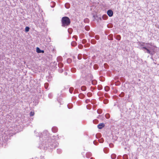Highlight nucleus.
Masks as SVG:
<instances>
[{
  "instance_id": "23",
  "label": "nucleus",
  "mask_w": 159,
  "mask_h": 159,
  "mask_svg": "<svg viewBox=\"0 0 159 159\" xmlns=\"http://www.w3.org/2000/svg\"><path fill=\"white\" fill-rule=\"evenodd\" d=\"M30 28L29 27H28V26L26 27L25 28V31L26 32H28L30 30Z\"/></svg>"
},
{
  "instance_id": "24",
  "label": "nucleus",
  "mask_w": 159,
  "mask_h": 159,
  "mask_svg": "<svg viewBox=\"0 0 159 159\" xmlns=\"http://www.w3.org/2000/svg\"><path fill=\"white\" fill-rule=\"evenodd\" d=\"M68 31L69 33L71 34L72 31V29L71 28H69L68 30Z\"/></svg>"
},
{
  "instance_id": "4",
  "label": "nucleus",
  "mask_w": 159,
  "mask_h": 159,
  "mask_svg": "<svg viewBox=\"0 0 159 159\" xmlns=\"http://www.w3.org/2000/svg\"><path fill=\"white\" fill-rule=\"evenodd\" d=\"M105 126L104 124L103 123H100L98 125V128L99 129H101Z\"/></svg>"
},
{
  "instance_id": "26",
  "label": "nucleus",
  "mask_w": 159,
  "mask_h": 159,
  "mask_svg": "<svg viewBox=\"0 0 159 159\" xmlns=\"http://www.w3.org/2000/svg\"><path fill=\"white\" fill-rule=\"evenodd\" d=\"M105 117L107 119H109L110 118V115L108 113L106 114L105 115Z\"/></svg>"
},
{
  "instance_id": "16",
  "label": "nucleus",
  "mask_w": 159,
  "mask_h": 159,
  "mask_svg": "<svg viewBox=\"0 0 159 159\" xmlns=\"http://www.w3.org/2000/svg\"><path fill=\"white\" fill-rule=\"evenodd\" d=\"M108 18V16L106 15H103L102 16V18L104 20H106Z\"/></svg>"
},
{
  "instance_id": "6",
  "label": "nucleus",
  "mask_w": 159,
  "mask_h": 159,
  "mask_svg": "<svg viewBox=\"0 0 159 159\" xmlns=\"http://www.w3.org/2000/svg\"><path fill=\"white\" fill-rule=\"evenodd\" d=\"M108 39L109 40H113V34H111L108 36Z\"/></svg>"
},
{
  "instance_id": "36",
  "label": "nucleus",
  "mask_w": 159,
  "mask_h": 159,
  "mask_svg": "<svg viewBox=\"0 0 159 159\" xmlns=\"http://www.w3.org/2000/svg\"><path fill=\"white\" fill-rule=\"evenodd\" d=\"M98 141L100 143H102L104 141V140L102 138L101 139L98 140Z\"/></svg>"
},
{
  "instance_id": "14",
  "label": "nucleus",
  "mask_w": 159,
  "mask_h": 159,
  "mask_svg": "<svg viewBox=\"0 0 159 159\" xmlns=\"http://www.w3.org/2000/svg\"><path fill=\"white\" fill-rule=\"evenodd\" d=\"M116 157V155L115 154H112L111 156V157L112 159H114Z\"/></svg>"
},
{
  "instance_id": "37",
  "label": "nucleus",
  "mask_w": 159,
  "mask_h": 159,
  "mask_svg": "<svg viewBox=\"0 0 159 159\" xmlns=\"http://www.w3.org/2000/svg\"><path fill=\"white\" fill-rule=\"evenodd\" d=\"M48 96L49 98H51L52 97V93H50L48 94Z\"/></svg>"
},
{
  "instance_id": "59",
  "label": "nucleus",
  "mask_w": 159,
  "mask_h": 159,
  "mask_svg": "<svg viewBox=\"0 0 159 159\" xmlns=\"http://www.w3.org/2000/svg\"><path fill=\"white\" fill-rule=\"evenodd\" d=\"M103 150H104V152L105 153H107V152H106V151H105V149H104Z\"/></svg>"
},
{
  "instance_id": "47",
  "label": "nucleus",
  "mask_w": 159,
  "mask_h": 159,
  "mask_svg": "<svg viewBox=\"0 0 159 159\" xmlns=\"http://www.w3.org/2000/svg\"><path fill=\"white\" fill-rule=\"evenodd\" d=\"M81 56L80 55H78V58L79 60H80L81 59Z\"/></svg>"
},
{
  "instance_id": "10",
  "label": "nucleus",
  "mask_w": 159,
  "mask_h": 159,
  "mask_svg": "<svg viewBox=\"0 0 159 159\" xmlns=\"http://www.w3.org/2000/svg\"><path fill=\"white\" fill-rule=\"evenodd\" d=\"M55 5H56V3L54 2H51L50 6L52 7H54L55 6Z\"/></svg>"
},
{
  "instance_id": "33",
  "label": "nucleus",
  "mask_w": 159,
  "mask_h": 159,
  "mask_svg": "<svg viewBox=\"0 0 159 159\" xmlns=\"http://www.w3.org/2000/svg\"><path fill=\"white\" fill-rule=\"evenodd\" d=\"M87 42V40L86 39H83L82 41V43L83 44H84L86 43Z\"/></svg>"
},
{
  "instance_id": "29",
  "label": "nucleus",
  "mask_w": 159,
  "mask_h": 159,
  "mask_svg": "<svg viewBox=\"0 0 159 159\" xmlns=\"http://www.w3.org/2000/svg\"><path fill=\"white\" fill-rule=\"evenodd\" d=\"M123 159H128V156L126 154L124 155L123 156Z\"/></svg>"
},
{
  "instance_id": "53",
  "label": "nucleus",
  "mask_w": 159,
  "mask_h": 159,
  "mask_svg": "<svg viewBox=\"0 0 159 159\" xmlns=\"http://www.w3.org/2000/svg\"><path fill=\"white\" fill-rule=\"evenodd\" d=\"M73 37L75 38L76 40L77 41V36L75 35Z\"/></svg>"
},
{
  "instance_id": "56",
  "label": "nucleus",
  "mask_w": 159,
  "mask_h": 159,
  "mask_svg": "<svg viewBox=\"0 0 159 159\" xmlns=\"http://www.w3.org/2000/svg\"><path fill=\"white\" fill-rule=\"evenodd\" d=\"M63 71V70L62 69L60 70H59V72L60 73H62Z\"/></svg>"
},
{
  "instance_id": "9",
  "label": "nucleus",
  "mask_w": 159,
  "mask_h": 159,
  "mask_svg": "<svg viewBox=\"0 0 159 159\" xmlns=\"http://www.w3.org/2000/svg\"><path fill=\"white\" fill-rule=\"evenodd\" d=\"M65 7L67 9L69 8L70 7V5L68 3H66L65 4Z\"/></svg>"
},
{
  "instance_id": "19",
  "label": "nucleus",
  "mask_w": 159,
  "mask_h": 159,
  "mask_svg": "<svg viewBox=\"0 0 159 159\" xmlns=\"http://www.w3.org/2000/svg\"><path fill=\"white\" fill-rule=\"evenodd\" d=\"M49 84L48 83H46L44 84V87L46 89H47L48 86Z\"/></svg>"
},
{
  "instance_id": "13",
  "label": "nucleus",
  "mask_w": 159,
  "mask_h": 159,
  "mask_svg": "<svg viewBox=\"0 0 159 159\" xmlns=\"http://www.w3.org/2000/svg\"><path fill=\"white\" fill-rule=\"evenodd\" d=\"M97 82L95 80H93L92 81V84L93 85H95L97 84Z\"/></svg>"
},
{
  "instance_id": "44",
  "label": "nucleus",
  "mask_w": 159,
  "mask_h": 159,
  "mask_svg": "<svg viewBox=\"0 0 159 159\" xmlns=\"http://www.w3.org/2000/svg\"><path fill=\"white\" fill-rule=\"evenodd\" d=\"M104 96L106 98H109V96L108 95V94L107 93H105L104 94Z\"/></svg>"
},
{
  "instance_id": "31",
  "label": "nucleus",
  "mask_w": 159,
  "mask_h": 159,
  "mask_svg": "<svg viewBox=\"0 0 159 159\" xmlns=\"http://www.w3.org/2000/svg\"><path fill=\"white\" fill-rule=\"evenodd\" d=\"M93 68L95 69H97L98 68V66L96 64H95L93 66Z\"/></svg>"
},
{
  "instance_id": "50",
  "label": "nucleus",
  "mask_w": 159,
  "mask_h": 159,
  "mask_svg": "<svg viewBox=\"0 0 159 159\" xmlns=\"http://www.w3.org/2000/svg\"><path fill=\"white\" fill-rule=\"evenodd\" d=\"M93 143L95 145H97L98 143L95 141H94L93 142Z\"/></svg>"
},
{
  "instance_id": "34",
  "label": "nucleus",
  "mask_w": 159,
  "mask_h": 159,
  "mask_svg": "<svg viewBox=\"0 0 159 159\" xmlns=\"http://www.w3.org/2000/svg\"><path fill=\"white\" fill-rule=\"evenodd\" d=\"M120 38H121V37H120V36L119 35H117V37L116 38V39L118 40H120Z\"/></svg>"
},
{
  "instance_id": "8",
  "label": "nucleus",
  "mask_w": 159,
  "mask_h": 159,
  "mask_svg": "<svg viewBox=\"0 0 159 159\" xmlns=\"http://www.w3.org/2000/svg\"><path fill=\"white\" fill-rule=\"evenodd\" d=\"M85 95L82 93H80L79 95V97L80 98L82 99L84 97Z\"/></svg>"
},
{
  "instance_id": "48",
  "label": "nucleus",
  "mask_w": 159,
  "mask_h": 159,
  "mask_svg": "<svg viewBox=\"0 0 159 159\" xmlns=\"http://www.w3.org/2000/svg\"><path fill=\"white\" fill-rule=\"evenodd\" d=\"M87 108L88 109H90L91 108V107H90V106L87 105Z\"/></svg>"
},
{
  "instance_id": "32",
  "label": "nucleus",
  "mask_w": 159,
  "mask_h": 159,
  "mask_svg": "<svg viewBox=\"0 0 159 159\" xmlns=\"http://www.w3.org/2000/svg\"><path fill=\"white\" fill-rule=\"evenodd\" d=\"M67 62L68 63H70L71 62V59L68 58L67 60Z\"/></svg>"
},
{
  "instance_id": "7",
  "label": "nucleus",
  "mask_w": 159,
  "mask_h": 159,
  "mask_svg": "<svg viewBox=\"0 0 159 159\" xmlns=\"http://www.w3.org/2000/svg\"><path fill=\"white\" fill-rule=\"evenodd\" d=\"M52 131L53 132H54V133H56V132H57V130H58V129L56 127H53L52 129Z\"/></svg>"
},
{
  "instance_id": "18",
  "label": "nucleus",
  "mask_w": 159,
  "mask_h": 159,
  "mask_svg": "<svg viewBox=\"0 0 159 159\" xmlns=\"http://www.w3.org/2000/svg\"><path fill=\"white\" fill-rule=\"evenodd\" d=\"M97 112L98 114H100L102 112V110L100 109H99L97 110Z\"/></svg>"
},
{
  "instance_id": "3",
  "label": "nucleus",
  "mask_w": 159,
  "mask_h": 159,
  "mask_svg": "<svg viewBox=\"0 0 159 159\" xmlns=\"http://www.w3.org/2000/svg\"><path fill=\"white\" fill-rule=\"evenodd\" d=\"M108 15L109 17L112 16L113 15V12L111 10H109L107 12Z\"/></svg>"
},
{
  "instance_id": "60",
  "label": "nucleus",
  "mask_w": 159,
  "mask_h": 159,
  "mask_svg": "<svg viewBox=\"0 0 159 159\" xmlns=\"http://www.w3.org/2000/svg\"><path fill=\"white\" fill-rule=\"evenodd\" d=\"M88 20V19H85V20H84V22H85V21H86V20Z\"/></svg>"
},
{
  "instance_id": "38",
  "label": "nucleus",
  "mask_w": 159,
  "mask_h": 159,
  "mask_svg": "<svg viewBox=\"0 0 159 159\" xmlns=\"http://www.w3.org/2000/svg\"><path fill=\"white\" fill-rule=\"evenodd\" d=\"M57 152L58 153L60 154L61 152V150L60 149H57Z\"/></svg>"
},
{
  "instance_id": "64",
  "label": "nucleus",
  "mask_w": 159,
  "mask_h": 159,
  "mask_svg": "<svg viewBox=\"0 0 159 159\" xmlns=\"http://www.w3.org/2000/svg\"><path fill=\"white\" fill-rule=\"evenodd\" d=\"M76 91H77V93H78V91H77V90H76V91H75V92H76Z\"/></svg>"
},
{
  "instance_id": "46",
  "label": "nucleus",
  "mask_w": 159,
  "mask_h": 159,
  "mask_svg": "<svg viewBox=\"0 0 159 159\" xmlns=\"http://www.w3.org/2000/svg\"><path fill=\"white\" fill-rule=\"evenodd\" d=\"M147 50V52L149 54H151V51L148 49V48H147V49L146 50Z\"/></svg>"
},
{
  "instance_id": "63",
  "label": "nucleus",
  "mask_w": 159,
  "mask_h": 159,
  "mask_svg": "<svg viewBox=\"0 0 159 159\" xmlns=\"http://www.w3.org/2000/svg\"><path fill=\"white\" fill-rule=\"evenodd\" d=\"M106 65H107V64L106 63L104 64V66H105Z\"/></svg>"
},
{
  "instance_id": "2",
  "label": "nucleus",
  "mask_w": 159,
  "mask_h": 159,
  "mask_svg": "<svg viewBox=\"0 0 159 159\" xmlns=\"http://www.w3.org/2000/svg\"><path fill=\"white\" fill-rule=\"evenodd\" d=\"M61 26L66 28L70 24V18L67 16H64L62 18L61 20Z\"/></svg>"
},
{
  "instance_id": "12",
  "label": "nucleus",
  "mask_w": 159,
  "mask_h": 159,
  "mask_svg": "<svg viewBox=\"0 0 159 159\" xmlns=\"http://www.w3.org/2000/svg\"><path fill=\"white\" fill-rule=\"evenodd\" d=\"M76 45H77V43L75 41H73L71 43V45L72 46L75 47V46H76Z\"/></svg>"
},
{
  "instance_id": "5",
  "label": "nucleus",
  "mask_w": 159,
  "mask_h": 159,
  "mask_svg": "<svg viewBox=\"0 0 159 159\" xmlns=\"http://www.w3.org/2000/svg\"><path fill=\"white\" fill-rule=\"evenodd\" d=\"M36 52L38 53H43L44 51L41 50L39 47H37L36 48Z\"/></svg>"
},
{
  "instance_id": "41",
  "label": "nucleus",
  "mask_w": 159,
  "mask_h": 159,
  "mask_svg": "<svg viewBox=\"0 0 159 159\" xmlns=\"http://www.w3.org/2000/svg\"><path fill=\"white\" fill-rule=\"evenodd\" d=\"M95 38L97 40H98L99 39V36L98 35H96L95 36Z\"/></svg>"
},
{
  "instance_id": "52",
  "label": "nucleus",
  "mask_w": 159,
  "mask_h": 159,
  "mask_svg": "<svg viewBox=\"0 0 159 159\" xmlns=\"http://www.w3.org/2000/svg\"><path fill=\"white\" fill-rule=\"evenodd\" d=\"M110 147L111 148H112L113 146V144L112 143H110L109 144Z\"/></svg>"
},
{
  "instance_id": "58",
  "label": "nucleus",
  "mask_w": 159,
  "mask_h": 159,
  "mask_svg": "<svg viewBox=\"0 0 159 159\" xmlns=\"http://www.w3.org/2000/svg\"><path fill=\"white\" fill-rule=\"evenodd\" d=\"M100 135V134H96V137H97V138H98V137H97V135Z\"/></svg>"
},
{
  "instance_id": "28",
  "label": "nucleus",
  "mask_w": 159,
  "mask_h": 159,
  "mask_svg": "<svg viewBox=\"0 0 159 159\" xmlns=\"http://www.w3.org/2000/svg\"><path fill=\"white\" fill-rule=\"evenodd\" d=\"M102 87L101 85H98V89L99 90L102 89Z\"/></svg>"
},
{
  "instance_id": "22",
  "label": "nucleus",
  "mask_w": 159,
  "mask_h": 159,
  "mask_svg": "<svg viewBox=\"0 0 159 159\" xmlns=\"http://www.w3.org/2000/svg\"><path fill=\"white\" fill-rule=\"evenodd\" d=\"M104 89L105 91H108L109 89V88L108 86H106L105 87Z\"/></svg>"
},
{
  "instance_id": "11",
  "label": "nucleus",
  "mask_w": 159,
  "mask_h": 159,
  "mask_svg": "<svg viewBox=\"0 0 159 159\" xmlns=\"http://www.w3.org/2000/svg\"><path fill=\"white\" fill-rule=\"evenodd\" d=\"M81 89L82 91H84L86 90V87L85 86H83L81 87Z\"/></svg>"
},
{
  "instance_id": "45",
  "label": "nucleus",
  "mask_w": 159,
  "mask_h": 159,
  "mask_svg": "<svg viewBox=\"0 0 159 159\" xmlns=\"http://www.w3.org/2000/svg\"><path fill=\"white\" fill-rule=\"evenodd\" d=\"M78 48L80 49H82L83 48V46L81 44H80L78 46Z\"/></svg>"
},
{
  "instance_id": "35",
  "label": "nucleus",
  "mask_w": 159,
  "mask_h": 159,
  "mask_svg": "<svg viewBox=\"0 0 159 159\" xmlns=\"http://www.w3.org/2000/svg\"><path fill=\"white\" fill-rule=\"evenodd\" d=\"M67 106H68V107L69 108V109H70L71 108L72 106V105L71 104H68V105H67Z\"/></svg>"
},
{
  "instance_id": "20",
  "label": "nucleus",
  "mask_w": 159,
  "mask_h": 159,
  "mask_svg": "<svg viewBox=\"0 0 159 159\" xmlns=\"http://www.w3.org/2000/svg\"><path fill=\"white\" fill-rule=\"evenodd\" d=\"M71 70L72 72L75 73L76 71V69L75 68H72L71 69Z\"/></svg>"
},
{
  "instance_id": "21",
  "label": "nucleus",
  "mask_w": 159,
  "mask_h": 159,
  "mask_svg": "<svg viewBox=\"0 0 159 159\" xmlns=\"http://www.w3.org/2000/svg\"><path fill=\"white\" fill-rule=\"evenodd\" d=\"M69 92L71 93H72V92L74 90V88L73 87H70L69 89Z\"/></svg>"
},
{
  "instance_id": "17",
  "label": "nucleus",
  "mask_w": 159,
  "mask_h": 159,
  "mask_svg": "<svg viewBox=\"0 0 159 159\" xmlns=\"http://www.w3.org/2000/svg\"><path fill=\"white\" fill-rule=\"evenodd\" d=\"M113 27V25L111 24H109L107 25V27L108 28H112Z\"/></svg>"
},
{
  "instance_id": "15",
  "label": "nucleus",
  "mask_w": 159,
  "mask_h": 159,
  "mask_svg": "<svg viewBox=\"0 0 159 159\" xmlns=\"http://www.w3.org/2000/svg\"><path fill=\"white\" fill-rule=\"evenodd\" d=\"M96 41L94 39H92L91 40V43L93 44H95L96 43Z\"/></svg>"
},
{
  "instance_id": "1",
  "label": "nucleus",
  "mask_w": 159,
  "mask_h": 159,
  "mask_svg": "<svg viewBox=\"0 0 159 159\" xmlns=\"http://www.w3.org/2000/svg\"><path fill=\"white\" fill-rule=\"evenodd\" d=\"M48 133V132L46 131H44L43 134H40L42 135V137H41L40 135H39V134L36 135V136H39L40 137V142L39 144L40 145L38 147L39 148L42 149L43 148L44 150H46L48 147L50 149L56 148V145L53 143L54 140H52L48 136L45 135V134H47Z\"/></svg>"
},
{
  "instance_id": "40",
  "label": "nucleus",
  "mask_w": 159,
  "mask_h": 159,
  "mask_svg": "<svg viewBox=\"0 0 159 159\" xmlns=\"http://www.w3.org/2000/svg\"><path fill=\"white\" fill-rule=\"evenodd\" d=\"M85 30L87 31H89V26H86L85 27Z\"/></svg>"
},
{
  "instance_id": "57",
  "label": "nucleus",
  "mask_w": 159,
  "mask_h": 159,
  "mask_svg": "<svg viewBox=\"0 0 159 159\" xmlns=\"http://www.w3.org/2000/svg\"><path fill=\"white\" fill-rule=\"evenodd\" d=\"M93 17L94 18V19H93V20H94L95 19H96L95 18V15H93Z\"/></svg>"
},
{
  "instance_id": "55",
  "label": "nucleus",
  "mask_w": 159,
  "mask_h": 159,
  "mask_svg": "<svg viewBox=\"0 0 159 159\" xmlns=\"http://www.w3.org/2000/svg\"><path fill=\"white\" fill-rule=\"evenodd\" d=\"M64 75H67V72H64Z\"/></svg>"
},
{
  "instance_id": "62",
  "label": "nucleus",
  "mask_w": 159,
  "mask_h": 159,
  "mask_svg": "<svg viewBox=\"0 0 159 159\" xmlns=\"http://www.w3.org/2000/svg\"><path fill=\"white\" fill-rule=\"evenodd\" d=\"M99 19L100 20H101V17H99Z\"/></svg>"
},
{
  "instance_id": "39",
  "label": "nucleus",
  "mask_w": 159,
  "mask_h": 159,
  "mask_svg": "<svg viewBox=\"0 0 159 159\" xmlns=\"http://www.w3.org/2000/svg\"><path fill=\"white\" fill-rule=\"evenodd\" d=\"M150 48V47L147 46V48L145 46H144L143 47H142V49H145L146 50L147 48Z\"/></svg>"
},
{
  "instance_id": "43",
  "label": "nucleus",
  "mask_w": 159,
  "mask_h": 159,
  "mask_svg": "<svg viewBox=\"0 0 159 159\" xmlns=\"http://www.w3.org/2000/svg\"><path fill=\"white\" fill-rule=\"evenodd\" d=\"M63 64L62 63H59L58 64V66L59 67L61 68L63 66Z\"/></svg>"
},
{
  "instance_id": "61",
  "label": "nucleus",
  "mask_w": 159,
  "mask_h": 159,
  "mask_svg": "<svg viewBox=\"0 0 159 159\" xmlns=\"http://www.w3.org/2000/svg\"><path fill=\"white\" fill-rule=\"evenodd\" d=\"M76 91V90H75V91H74V93H75V91Z\"/></svg>"
},
{
  "instance_id": "25",
  "label": "nucleus",
  "mask_w": 159,
  "mask_h": 159,
  "mask_svg": "<svg viewBox=\"0 0 159 159\" xmlns=\"http://www.w3.org/2000/svg\"><path fill=\"white\" fill-rule=\"evenodd\" d=\"M108 102V100L107 99H105L103 101V103L104 104H106Z\"/></svg>"
},
{
  "instance_id": "54",
  "label": "nucleus",
  "mask_w": 159,
  "mask_h": 159,
  "mask_svg": "<svg viewBox=\"0 0 159 159\" xmlns=\"http://www.w3.org/2000/svg\"><path fill=\"white\" fill-rule=\"evenodd\" d=\"M145 44L146 45H150L152 46V45H151L152 43H145Z\"/></svg>"
},
{
  "instance_id": "27",
  "label": "nucleus",
  "mask_w": 159,
  "mask_h": 159,
  "mask_svg": "<svg viewBox=\"0 0 159 159\" xmlns=\"http://www.w3.org/2000/svg\"><path fill=\"white\" fill-rule=\"evenodd\" d=\"M124 95H125L124 93L123 92H122L120 94H119V96L120 97H123L124 96Z\"/></svg>"
},
{
  "instance_id": "49",
  "label": "nucleus",
  "mask_w": 159,
  "mask_h": 159,
  "mask_svg": "<svg viewBox=\"0 0 159 159\" xmlns=\"http://www.w3.org/2000/svg\"><path fill=\"white\" fill-rule=\"evenodd\" d=\"M145 43H141V46H142L143 47H144L145 46Z\"/></svg>"
},
{
  "instance_id": "30",
  "label": "nucleus",
  "mask_w": 159,
  "mask_h": 159,
  "mask_svg": "<svg viewBox=\"0 0 159 159\" xmlns=\"http://www.w3.org/2000/svg\"><path fill=\"white\" fill-rule=\"evenodd\" d=\"M87 95L88 97H90L92 96V94L90 92H89L87 93Z\"/></svg>"
},
{
  "instance_id": "51",
  "label": "nucleus",
  "mask_w": 159,
  "mask_h": 159,
  "mask_svg": "<svg viewBox=\"0 0 159 159\" xmlns=\"http://www.w3.org/2000/svg\"><path fill=\"white\" fill-rule=\"evenodd\" d=\"M90 101V100L89 99H86V100H85V102L86 103H88V102H89Z\"/></svg>"
},
{
  "instance_id": "42",
  "label": "nucleus",
  "mask_w": 159,
  "mask_h": 159,
  "mask_svg": "<svg viewBox=\"0 0 159 159\" xmlns=\"http://www.w3.org/2000/svg\"><path fill=\"white\" fill-rule=\"evenodd\" d=\"M34 112L32 111H31L30 113V116H33L34 115Z\"/></svg>"
}]
</instances>
